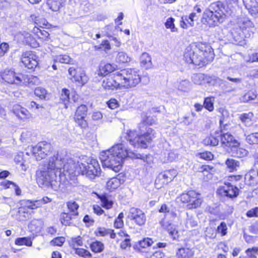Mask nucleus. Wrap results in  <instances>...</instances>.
<instances>
[{
    "instance_id": "nucleus-1",
    "label": "nucleus",
    "mask_w": 258,
    "mask_h": 258,
    "mask_svg": "<svg viewBox=\"0 0 258 258\" xmlns=\"http://www.w3.org/2000/svg\"><path fill=\"white\" fill-rule=\"evenodd\" d=\"M78 165L71 158H62L58 154L50 157L40 166L37 172V182L42 187L57 191L62 183V178L79 173Z\"/></svg>"
},
{
    "instance_id": "nucleus-2",
    "label": "nucleus",
    "mask_w": 258,
    "mask_h": 258,
    "mask_svg": "<svg viewBox=\"0 0 258 258\" xmlns=\"http://www.w3.org/2000/svg\"><path fill=\"white\" fill-rule=\"evenodd\" d=\"M141 157L140 154H137L128 150L125 144L121 143L101 152L100 159L103 166L118 172L121 168L123 160L126 158H141Z\"/></svg>"
},
{
    "instance_id": "nucleus-3",
    "label": "nucleus",
    "mask_w": 258,
    "mask_h": 258,
    "mask_svg": "<svg viewBox=\"0 0 258 258\" xmlns=\"http://www.w3.org/2000/svg\"><path fill=\"white\" fill-rule=\"evenodd\" d=\"M154 123L150 117L144 119L143 122L139 125V133L130 131L126 134L125 138L134 147L146 148L156 137L154 130L147 124L152 125Z\"/></svg>"
},
{
    "instance_id": "nucleus-4",
    "label": "nucleus",
    "mask_w": 258,
    "mask_h": 258,
    "mask_svg": "<svg viewBox=\"0 0 258 258\" xmlns=\"http://www.w3.org/2000/svg\"><path fill=\"white\" fill-rule=\"evenodd\" d=\"M117 78L120 81L122 88L136 87L141 82L139 71L133 69H124L117 71Z\"/></svg>"
},
{
    "instance_id": "nucleus-5",
    "label": "nucleus",
    "mask_w": 258,
    "mask_h": 258,
    "mask_svg": "<svg viewBox=\"0 0 258 258\" xmlns=\"http://www.w3.org/2000/svg\"><path fill=\"white\" fill-rule=\"evenodd\" d=\"M79 173L85 175L90 179H94L101 174V168L97 160L89 158L86 163L78 162Z\"/></svg>"
},
{
    "instance_id": "nucleus-6",
    "label": "nucleus",
    "mask_w": 258,
    "mask_h": 258,
    "mask_svg": "<svg viewBox=\"0 0 258 258\" xmlns=\"http://www.w3.org/2000/svg\"><path fill=\"white\" fill-rule=\"evenodd\" d=\"M183 59L188 64L201 66L198 43L190 45L185 48Z\"/></svg>"
},
{
    "instance_id": "nucleus-7",
    "label": "nucleus",
    "mask_w": 258,
    "mask_h": 258,
    "mask_svg": "<svg viewBox=\"0 0 258 258\" xmlns=\"http://www.w3.org/2000/svg\"><path fill=\"white\" fill-rule=\"evenodd\" d=\"M201 66H204L211 62L215 57L214 51L211 46L207 43H198Z\"/></svg>"
},
{
    "instance_id": "nucleus-8",
    "label": "nucleus",
    "mask_w": 258,
    "mask_h": 258,
    "mask_svg": "<svg viewBox=\"0 0 258 258\" xmlns=\"http://www.w3.org/2000/svg\"><path fill=\"white\" fill-rule=\"evenodd\" d=\"M182 203L188 204V209L197 208L202 204V200L198 198V194L195 190H189L186 193H182L177 198Z\"/></svg>"
},
{
    "instance_id": "nucleus-9",
    "label": "nucleus",
    "mask_w": 258,
    "mask_h": 258,
    "mask_svg": "<svg viewBox=\"0 0 258 258\" xmlns=\"http://www.w3.org/2000/svg\"><path fill=\"white\" fill-rule=\"evenodd\" d=\"M1 77L3 80L11 84L19 85L25 81V76L17 74L10 69H6L1 73Z\"/></svg>"
},
{
    "instance_id": "nucleus-10",
    "label": "nucleus",
    "mask_w": 258,
    "mask_h": 258,
    "mask_svg": "<svg viewBox=\"0 0 258 258\" xmlns=\"http://www.w3.org/2000/svg\"><path fill=\"white\" fill-rule=\"evenodd\" d=\"M51 146L46 142H41L31 148V152L37 160H41L50 152Z\"/></svg>"
},
{
    "instance_id": "nucleus-11",
    "label": "nucleus",
    "mask_w": 258,
    "mask_h": 258,
    "mask_svg": "<svg viewBox=\"0 0 258 258\" xmlns=\"http://www.w3.org/2000/svg\"><path fill=\"white\" fill-rule=\"evenodd\" d=\"M207 10L217 16L221 21H223L225 16L231 15V11L220 1L212 3Z\"/></svg>"
},
{
    "instance_id": "nucleus-12",
    "label": "nucleus",
    "mask_w": 258,
    "mask_h": 258,
    "mask_svg": "<svg viewBox=\"0 0 258 258\" xmlns=\"http://www.w3.org/2000/svg\"><path fill=\"white\" fill-rule=\"evenodd\" d=\"M68 71L70 78L73 81L78 83L79 85L83 86L88 82V77L81 68L71 67Z\"/></svg>"
},
{
    "instance_id": "nucleus-13",
    "label": "nucleus",
    "mask_w": 258,
    "mask_h": 258,
    "mask_svg": "<svg viewBox=\"0 0 258 258\" xmlns=\"http://www.w3.org/2000/svg\"><path fill=\"white\" fill-rule=\"evenodd\" d=\"M128 218L131 220L138 226L144 225L146 222V216L145 213L141 209L132 207L128 212Z\"/></svg>"
},
{
    "instance_id": "nucleus-14",
    "label": "nucleus",
    "mask_w": 258,
    "mask_h": 258,
    "mask_svg": "<svg viewBox=\"0 0 258 258\" xmlns=\"http://www.w3.org/2000/svg\"><path fill=\"white\" fill-rule=\"evenodd\" d=\"M22 63L28 69H33L38 64V57L32 51L23 52L21 58Z\"/></svg>"
},
{
    "instance_id": "nucleus-15",
    "label": "nucleus",
    "mask_w": 258,
    "mask_h": 258,
    "mask_svg": "<svg viewBox=\"0 0 258 258\" xmlns=\"http://www.w3.org/2000/svg\"><path fill=\"white\" fill-rule=\"evenodd\" d=\"M117 72L104 79L102 83V87L105 90L122 89L120 81L117 78Z\"/></svg>"
},
{
    "instance_id": "nucleus-16",
    "label": "nucleus",
    "mask_w": 258,
    "mask_h": 258,
    "mask_svg": "<svg viewBox=\"0 0 258 258\" xmlns=\"http://www.w3.org/2000/svg\"><path fill=\"white\" fill-rule=\"evenodd\" d=\"M219 195L222 196L227 197L230 198L237 197L239 195V189L235 186L232 185L230 183H225L218 189Z\"/></svg>"
},
{
    "instance_id": "nucleus-17",
    "label": "nucleus",
    "mask_w": 258,
    "mask_h": 258,
    "mask_svg": "<svg viewBox=\"0 0 258 258\" xmlns=\"http://www.w3.org/2000/svg\"><path fill=\"white\" fill-rule=\"evenodd\" d=\"M223 21L218 18L217 16H215L213 12L208 10H205L204 12L203 18L202 19V22L209 27H213L217 25L219 23H222Z\"/></svg>"
},
{
    "instance_id": "nucleus-18",
    "label": "nucleus",
    "mask_w": 258,
    "mask_h": 258,
    "mask_svg": "<svg viewBox=\"0 0 258 258\" xmlns=\"http://www.w3.org/2000/svg\"><path fill=\"white\" fill-rule=\"evenodd\" d=\"M87 112V107L85 105H81L77 108L76 112L75 120L76 123L82 127H85L86 122L84 119Z\"/></svg>"
},
{
    "instance_id": "nucleus-19",
    "label": "nucleus",
    "mask_w": 258,
    "mask_h": 258,
    "mask_svg": "<svg viewBox=\"0 0 258 258\" xmlns=\"http://www.w3.org/2000/svg\"><path fill=\"white\" fill-rule=\"evenodd\" d=\"M22 206L19 209L18 213L21 217L24 214V218H20V220H24L28 217L27 209H36L34 201L24 200L22 201Z\"/></svg>"
},
{
    "instance_id": "nucleus-20",
    "label": "nucleus",
    "mask_w": 258,
    "mask_h": 258,
    "mask_svg": "<svg viewBox=\"0 0 258 258\" xmlns=\"http://www.w3.org/2000/svg\"><path fill=\"white\" fill-rule=\"evenodd\" d=\"M177 175V171L174 169H170L164 171L161 173L158 177V179L155 181L156 184L158 181L161 180L162 184H166L171 181Z\"/></svg>"
},
{
    "instance_id": "nucleus-21",
    "label": "nucleus",
    "mask_w": 258,
    "mask_h": 258,
    "mask_svg": "<svg viewBox=\"0 0 258 258\" xmlns=\"http://www.w3.org/2000/svg\"><path fill=\"white\" fill-rule=\"evenodd\" d=\"M12 111L18 118L22 120H25L31 117L29 111L19 104H15L13 106Z\"/></svg>"
},
{
    "instance_id": "nucleus-22",
    "label": "nucleus",
    "mask_w": 258,
    "mask_h": 258,
    "mask_svg": "<svg viewBox=\"0 0 258 258\" xmlns=\"http://www.w3.org/2000/svg\"><path fill=\"white\" fill-rule=\"evenodd\" d=\"M220 140L223 146L229 147L230 149L235 145H238V142L232 135L228 133H225L223 131H222Z\"/></svg>"
},
{
    "instance_id": "nucleus-23",
    "label": "nucleus",
    "mask_w": 258,
    "mask_h": 258,
    "mask_svg": "<svg viewBox=\"0 0 258 258\" xmlns=\"http://www.w3.org/2000/svg\"><path fill=\"white\" fill-rule=\"evenodd\" d=\"M124 180L123 177L120 175L110 179L107 182V187L109 189H115L118 188L121 184L123 183Z\"/></svg>"
},
{
    "instance_id": "nucleus-24",
    "label": "nucleus",
    "mask_w": 258,
    "mask_h": 258,
    "mask_svg": "<svg viewBox=\"0 0 258 258\" xmlns=\"http://www.w3.org/2000/svg\"><path fill=\"white\" fill-rule=\"evenodd\" d=\"M19 38L23 43L30 45L31 47L35 48L38 46V44L35 39L32 37L31 34L28 32H24L23 33L20 34Z\"/></svg>"
},
{
    "instance_id": "nucleus-25",
    "label": "nucleus",
    "mask_w": 258,
    "mask_h": 258,
    "mask_svg": "<svg viewBox=\"0 0 258 258\" xmlns=\"http://www.w3.org/2000/svg\"><path fill=\"white\" fill-rule=\"evenodd\" d=\"M194 254V250L187 247L178 248L176 252V255L178 258H193Z\"/></svg>"
},
{
    "instance_id": "nucleus-26",
    "label": "nucleus",
    "mask_w": 258,
    "mask_h": 258,
    "mask_svg": "<svg viewBox=\"0 0 258 258\" xmlns=\"http://www.w3.org/2000/svg\"><path fill=\"white\" fill-rule=\"evenodd\" d=\"M247 184L250 185H254L258 183V171L251 169L246 175L245 177Z\"/></svg>"
},
{
    "instance_id": "nucleus-27",
    "label": "nucleus",
    "mask_w": 258,
    "mask_h": 258,
    "mask_svg": "<svg viewBox=\"0 0 258 258\" xmlns=\"http://www.w3.org/2000/svg\"><path fill=\"white\" fill-rule=\"evenodd\" d=\"M231 153L232 156L238 158H242L246 156L248 154V151L239 146V144L238 142V145H235L234 146L231 148Z\"/></svg>"
},
{
    "instance_id": "nucleus-28",
    "label": "nucleus",
    "mask_w": 258,
    "mask_h": 258,
    "mask_svg": "<svg viewBox=\"0 0 258 258\" xmlns=\"http://www.w3.org/2000/svg\"><path fill=\"white\" fill-rule=\"evenodd\" d=\"M117 66L115 64L110 63H106L104 66H101L98 71V75L100 76H105L114 72Z\"/></svg>"
},
{
    "instance_id": "nucleus-29",
    "label": "nucleus",
    "mask_w": 258,
    "mask_h": 258,
    "mask_svg": "<svg viewBox=\"0 0 258 258\" xmlns=\"http://www.w3.org/2000/svg\"><path fill=\"white\" fill-rule=\"evenodd\" d=\"M237 25L241 31H243L244 29L251 27L253 26V23L248 18L240 17L237 18Z\"/></svg>"
},
{
    "instance_id": "nucleus-30",
    "label": "nucleus",
    "mask_w": 258,
    "mask_h": 258,
    "mask_svg": "<svg viewBox=\"0 0 258 258\" xmlns=\"http://www.w3.org/2000/svg\"><path fill=\"white\" fill-rule=\"evenodd\" d=\"M182 21L181 22V26L183 28H187L188 26H193L194 25V21L197 19V16L195 13H192L190 15L187 17H185V19L182 18Z\"/></svg>"
},
{
    "instance_id": "nucleus-31",
    "label": "nucleus",
    "mask_w": 258,
    "mask_h": 258,
    "mask_svg": "<svg viewBox=\"0 0 258 258\" xmlns=\"http://www.w3.org/2000/svg\"><path fill=\"white\" fill-rule=\"evenodd\" d=\"M141 65L146 69H149L152 66L151 56L146 52L142 53L140 57Z\"/></svg>"
},
{
    "instance_id": "nucleus-32",
    "label": "nucleus",
    "mask_w": 258,
    "mask_h": 258,
    "mask_svg": "<svg viewBox=\"0 0 258 258\" xmlns=\"http://www.w3.org/2000/svg\"><path fill=\"white\" fill-rule=\"evenodd\" d=\"M131 60V57L124 51L118 52L115 57V61L118 63H125L130 62Z\"/></svg>"
},
{
    "instance_id": "nucleus-33",
    "label": "nucleus",
    "mask_w": 258,
    "mask_h": 258,
    "mask_svg": "<svg viewBox=\"0 0 258 258\" xmlns=\"http://www.w3.org/2000/svg\"><path fill=\"white\" fill-rule=\"evenodd\" d=\"M245 8L249 11L251 15L255 14L258 12V5H254L253 0H249L246 2L245 0H242Z\"/></svg>"
},
{
    "instance_id": "nucleus-34",
    "label": "nucleus",
    "mask_w": 258,
    "mask_h": 258,
    "mask_svg": "<svg viewBox=\"0 0 258 258\" xmlns=\"http://www.w3.org/2000/svg\"><path fill=\"white\" fill-rule=\"evenodd\" d=\"M231 35L235 44L239 45H242L244 44L243 34L238 32L235 30H233L231 32Z\"/></svg>"
},
{
    "instance_id": "nucleus-35",
    "label": "nucleus",
    "mask_w": 258,
    "mask_h": 258,
    "mask_svg": "<svg viewBox=\"0 0 258 258\" xmlns=\"http://www.w3.org/2000/svg\"><path fill=\"white\" fill-rule=\"evenodd\" d=\"M67 206L69 210V211L72 214L73 216H77L78 215V210L79 208V205L75 201H70L67 203Z\"/></svg>"
},
{
    "instance_id": "nucleus-36",
    "label": "nucleus",
    "mask_w": 258,
    "mask_h": 258,
    "mask_svg": "<svg viewBox=\"0 0 258 258\" xmlns=\"http://www.w3.org/2000/svg\"><path fill=\"white\" fill-rule=\"evenodd\" d=\"M53 61L54 63H69L71 58L68 55H58L53 57Z\"/></svg>"
},
{
    "instance_id": "nucleus-37",
    "label": "nucleus",
    "mask_w": 258,
    "mask_h": 258,
    "mask_svg": "<svg viewBox=\"0 0 258 258\" xmlns=\"http://www.w3.org/2000/svg\"><path fill=\"white\" fill-rule=\"evenodd\" d=\"M90 248L95 253L101 252L104 250V246L101 242L96 241L90 244Z\"/></svg>"
},
{
    "instance_id": "nucleus-38",
    "label": "nucleus",
    "mask_w": 258,
    "mask_h": 258,
    "mask_svg": "<svg viewBox=\"0 0 258 258\" xmlns=\"http://www.w3.org/2000/svg\"><path fill=\"white\" fill-rule=\"evenodd\" d=\"M74 217L72 214L63 213L61 215V222L64 225H70L72 224V220Z\"/></svg>"
},
{
    "instance_id": "nucleus-39",
    "label": "nucleus",
    "mask_w": 258,
    "mask_h": 258,
    "mask_svg": "<svg viewBox=\"0 0 258 258\" xmlns=\"http://www.w3.org/2000/svg\"><path fill=\"white\" fill-rule=\"evenodd\" d=\"M62 0H47V4L53 11H57L61 5Z\"/></svg>"
},
{
    "instance_id": "nucleus-40",
    "label": "nucleus",
    "mask_w": 258,
    "mask_h": 258,
    "mask_svg": "<svg viewBox=\"0 0 258 258\" xmlns=\"http://www.w3.org/2000/svg\"><path fill=\"white\" fill-rule=\"evenodd\" d=\"M206 77L203 74H196L192 77V82L197 85H202L205 83Z\"/></svg>"
},
{
    "instance_id": "nucleus-41",
    "label": "nucleus",
    "mask_w": 258,
    "mask_h": 258,
    "mask_svg": "<svg viewBox=\"0 0 258 258\" xmlns=\"http://www.w3.org/2000/svg\"><path fill=\"white\" fill-rule=\"evenodd\" d=\"M225 163L230 171L236 170V168L239 166V162L233 159H227Z\"/></svg>"
},
{
    "instance_id": "nucleus-42",
    "label": "nucleus",
    "mask_w": 258,
    "mask_h": 258,
    "mask_svg": "<svg viewBox=\"0 0 258 258\" xmlns=\"http://www.w3.org/2000/svg\"><path fill=\"white\" fill-rule=\"evenodd\" d=\"M214 98L212 97L206 98L204 102L205 108L209 111H212L214 110Z\"/></svg>"
},
{
    "instance_id": "nucleus-43",
    "label": "nucleus",
    "mask_w": 258,
    "mask_h": 258,
    "mask_svg": "<svg viewBox=\"0 0 258 258\" xmlns=\"http://www.w3.org/2000/svg\"><path fill=\"white\" fill-rule=\"evenodd\" d=\"M178 88L181 91H188L191 88V83L188 80H182L180 82Z\"/></svg>"
},
{
    "instance_id": "nucleus-44",
    "label": "nucleus",
    "mask_w": 258,
    "mask_h": 258,
    "mask_svg": "<svg viewBox=\"0 0 258 258\" xmlns=\"http://www.w3.org/2000/svg\"><path fill=\"white\" fill-rule=\"evenodd\" d=\"M203 142L206 145L215 146L218 144L219 139L213 136H210L206 138Z\"/></svg>"
},
{
    "instance_id": "nucleus-45",
    "label": "nucleus",
    "mask_w": 258,
    "mask_h": 258,
    "mask_svg": "<svg viewBox=\"0 0 258 258\" xmlns=\"http://www.w3.org/2000/svg\"><path fill=\"white\" fill-rule=\"evenodd\" d=\"M76 254L85 258H90L92 257L91 253L87 250L82 248H77L74 249Z\"/></svg>"
},
{
    "instance_id": "nucleus-46",
    "label": "nucleus",
    "mask_w": 258,
    "mask_h": 258,
    "mask_svg": "<svg viewBox=\"0 0 258 258\" xmlns=\"http://www.w3.org/2000/svg\"><path fill=\"white\" fill-rule=\"evenodd\" d=\"M175 20L173 18H169L165 23V26L167 29H170L171 32H174L177 31V29L174 25Z\"/></svg>"
},
{
    "instance_id": "nucleus-47",
    "label": "nucleus",
    "mask_w": 258,
    "mask_h": 258,
    "mask_svg": "<svg viewBox=\"0 0 258 258\" xmlns=\"http://www.w3.org/2000/svg\"><path fill=\"white\" fill-rule=\"evenodd\" d=\"M34 94L35 95L39 97L41 99H45L46 98L47 94L46 90L42 87H37L34 91Z\"/></svg>"
},
{
    "instance_id": "nucleus-48",
    "label": "nucleus",
    "mask_w": 258,
    "mask_h": 258,
    "mask_svg": "<svg viewBox=\"0 0 258 258\" xmlns=\"http://www.w3.org/2000/svg\"><path fill=\"white\" fill-rule=\"evenodd\" d=\"M99 198L103 207L107 209H109L112 207L113 202L111 201H109L106 196H102L99 197Z\"/></svg>"
},
{
    "instance_id": "nucleus-49",
    "label": "nucleus",
    "mask_w": 258,
    "mask_h": 258,
    "mask_svg": "<svg viewBox=\"0 0 258 258\" xmlns=\"http://www.w3.org/2000/svg\"><path fill=\"white\" fill-rule=\"evenodd\" d=\"M15 244L18 245H25L30 246L32 244V241L30 239L27 237L18 238L16 239Z\"/></svg>"
},
{
    "instance_id": "nucleus-50",
    "label": "nucleus",
    "mask_w": 258,
    "mask_h": 258,
    "mask_svg": "<svg viewBox=\"0 0 258 258\" xmlns=\"http://www.w3.org/2000/svg\"><path fill=\"white\" fill-rule=\"evenodd\" d=\"M71 246L74 249L78 248V246L83 245V241L81 236L73 238L71 240Z\"/></svg>"
},
{
    "instance_id": "nucleus-51",
    "label": "nucleus",
    "mask_w": 258,
    "mask_h": 258,
    "mask_svg": "<svg viewBox=\"0 0 258 258\" xmlns=\"http://www.w3.org/2000/svg\"><path fill=\"white\" fill-rule=\"evenodd\" d=\"M153 243V240L150 238H145L139 242V245L141 247L146 248L151 246Z\"/></svg>"
},
{
    "instance_id": "nucleus-52",
    "label": "nucleus",
    "mask_w": 258,
    "mask_h": 258,
    "mask_svg": "<svg viewBox=\"0 0 258 258\" xmlns=\"http://www.w3.org/2000/svg\"><path fill=\"white\" fill-rule=\"evenodd\" d=\"M258 252V248L257 247H253L252 248H248L245 252L248 258H256V254Z\"/></svg>"
},
{
    "instance_id": "nucleus-53",
    "label": "nucleus",
    "mask_w": 258,
    "mask_h": 258,
    "mask_svg": "<svg viewBox=\"0 0 258 258\" xmlns=\"http://www.w3.org/2000/svg\"><path fill=\"white\" fill-rule=\"evenodd\" d=\"M123 213H120L117 218L116 219L114 225V227L116 228H122L123 226V222L122 219L123 218Z\"/></svg>"
},
{
    "instance_id": "nucleus-54",
    "label": "nucleus",
    "mask_w": 258,
    "mask_h": 258,
    "mask_svg": "<svg viewBox=\"0 0 258 258\" xmlns=\"http://www.w3.org/2000/svg\"><path fill=\"white\" fill-rule=\"evenodd\" d=\"M30 20L33 21L35 24L37 25L42 24L44 26H47V22H46L45 19L41 20L42 22H41L39 17L35 14H32L30 16Z\"/></svg>"
},
{
    "instance_id": "nucleus-55",
    "label": "nucleus",
    "mask_w": 258,
    "mask_h": 258,
    "mask_svg": "<svg viewBox=\"0 0 258 258\" xmlns=\"http://www.w3.org/2000/svg\"><path fill=\"white\" fill-rule=\"evenodd\" d=\"M34 31L37 34L39 38H42V39L43 38L47 39L49 36V34L47 31L44 30H40L38 28H35L34 29Z\"/></svg>"
},
{
    "instance_id": "nucleus-56",
    "label": "nucleus",
    "mask_w": 258,
    "mask_h": 258,
    "mask_svg": "<svg viewBox=\"0 0 258 258\" xmlns=\"http://www.w3.org/2000/svg\"><path fill=\"white\" fill-rule=\"evenodd\" d=\"M227 230V225L226 223L224 222H221L220 225L217 228V230L218 232L220 233L222 236H224L226 234Z\"/></svg>"
},
{
    "instance_id": "nucleus-57",
    "label": "nucleus",
    "mask_w": 258,
    "mask_h": 258,
    "mask_svg": "<svg viewBox=\"0 0 258 258\" xmlns=\"http://www.w3.org/2000/svg\"><path fill=\"white\" fill-rule=\"evenodd\" d=\"M251 116L252 114L250 113L248 114L244 113L241 114L240 118L242 122L244 123L246 125H247L251 121L250 117H251Z\"/></svg>"
},
{
    "instance_id": "nucleus-58",
    "label": "nucleus",
    "mask_w": 258,
    "mask_h": 258,
    "mask_svg": "<svg viewBox=\"0 0 258 258\" xmlns=\"http://www.w3.org/2000/svg\"><path fill=\"white\" fill-rule=\"evenodd\" d=\"M60 98L63 101H70L71 98H70V91L67 89H63L61 90Z\"/></svg>"
},
{
    "instance_id": "nucleus-59",
    "label": "nucleus",
    "mask_w": 258,
    "mask_h": 258,
    "mask_svg": "<svg viewBox=\"0 0 258 258\" xmlns=\"http://www.w3.org/2000/svg\"><path fill=\"white\" fill-rule=\"evenodd\" d=\"M200 157L206 160H211L213 158V155L210 152H205L199 154Z\"/></svg>"
},
{
    "instance_id": "nucleus-60",
    "label": "nucleus",
    "mask_w": 258,
    "mask_h": 258,
    "mask_svg": "<svg viewBox=\"0 0 258 258\" xmlns=\"http://www.w3.org/2000/svg\"><path fill=\"white\" fill-rule=\"evenodd\" d=\"M178 120L181 123H182L185 125H188L190 124L193 121L192 119L187 116H185L181 118H179Z\"/></svg>"
},
{
    "instance_id": "nucleus-61",
    "label": "nucleus",
    "mask_w": 258,
    "mask_h": 258,
    "mask_svg": "<svg viewBox=\"0 0 258 258\" xmlns=\"http://www.w3.org/2000/svg\"><path fill=\"white\" fill-rule=\"evenodd\" d=\"M248 217H258V207L251 209L246 213Z\"/></svg>"
},
{
    "instance_id": "nucleus-62",
    "label": "nucleus",
    "mask_w": 258,
    "mask_h": 258,
    "mask_svg": "<svg viewBox=\"0 0 258 258\" xmlns=\"http://www.w3.org/2000/svg\"><path fill=\"white\" fill-rule=\"evenodd\" d=\"M255 136V133L248 135L246 137V142L249 144H256Z\"/></svg>"
},
{
    "instance_id": "nucleus-63",
    "label": "nucleus",
    "mask_w": 258,
    "mask_h": 258,
    "mask_svg": "<svg viewBox=\"0 0 258 258\" xmlns=\"http://www.w3.org/2000/svg\"><path fill=\"white\" fill-rule=\"evenodd\" d=\"M107 104L108 107L111 109H115L118 106V102L115 99H111L107 102Z\"/></svg>"
},
{
    "instance_id": "nucleus-64",
    "label": "nucleus",
    "mask_w": 258,
    "mask_h": 258,
    "mask_svg": "<svg viewBox=\"0 0 258 258\" xmlns=\"http://www.w3.org/2000/svg\"><path fill=\"white\" fill-rule=\"evenodd\" d=\"M8 43L4 42L0 44V56H2L8 51L9 49Z\"/></svg>"
}]
</instances>
